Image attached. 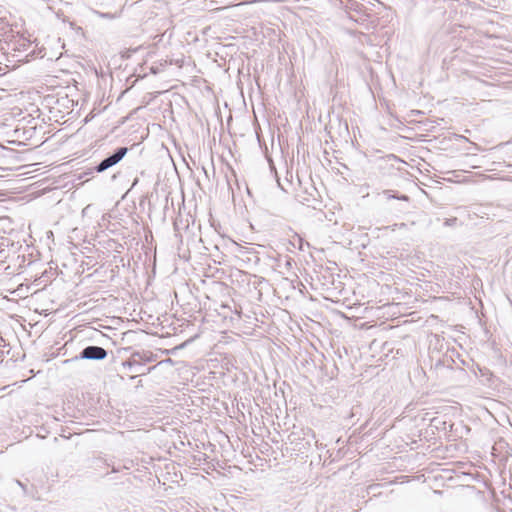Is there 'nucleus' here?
Returning a JSON list of instances; mask_svg holds the SVG:
<instances>
[{
    "label": "nucleus",
    "mask_w": 512,
    "mask_h": 512,
    "mask_svg": "<svg viewBox=\"0 0 512 512\" xmlns=\"http://www.w3.org/2000/svg\"><path fill=\"white\" fill-rule=\"evenodd\" d=\"M126 153H127V148H125V147L120 148L114 155L103 160L99 164L97 171L102 172V171L108 169L109 167L115 165L125 156Z\"/></svg>",
    "instance_id": "1"
},
{
    "label": "nucleus",
    "mask_w": 512,
    "mask_h": 512,
    "mask_svg": "<svg viewBox=\"0 0 512 512\" xmlns=\"http://www.w3.org/2000/svg\"><path fill=\"white\" fill-rule=\"evenodd\" d=\"M107 355V352L105 349L97 346H88L86 347L83 352L82 356L87 359H104Z\"/></svg>",
    "instance_id": "2"
}]
</instances>
